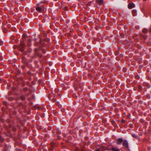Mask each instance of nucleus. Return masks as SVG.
Returning a JSON list of instances; mask_svg holds the SVG:
<instances>
[{
    "label": "nucleus",
    "instance_id": "obj_1",
    "mask_svg": "<svg viewBox=\"0 0 151 151\" xmlns=\"http://www.w3.org/2000/svg\"><path fill=\"white\" fill-rule=\"evenodd\" d=\"M43 2L41 1L40 3L38 4L36 6V10L40 13L42 12L45 10V8L43 6Z\"/></svg>",
    "mask_w": 151,
    "mask_h": 151
},
{
    "label": "nucleus",
    "instance_id": "obj_2",
    "mask_svg": "<svg viewBox=\"0 0 151 151\" xmlns=\"http://www.w3.org/2000/svg\"><path fill=\"white\" fill-rule=\"evenodd\" d=\"M123 146L126 148H127L128 147V142L127 140H124L123 141Z\"/></svg>",
    "mask_w": 151,
    "mask_h": 151
},
{
    "label": "nucleus",
    "instance_id": "obj_3",
    "mask_svg": "<svg viewBox=\"0 0 151 151\" xmlns=\"http://www.w3.org/2000/svg\"><path fill=\"white\" fill-rule=\"evenodd\" d=\"M116 143L117 145H120L123 142V139L121 138H119L116 140Z\"/></svg>",
    "mask_w": 151,
    "mask_h": 151
},
{
    "label": "nucleus",
    "instance_id": "obj_4",
    "mask_svg": "<svg viewBox=\"0 0 151 151\" xmlns=\"http://www.w3.org/2000/svg\"><path fill=\"white\" fill-rule=\"evenodd\" d=\"M96 2L99 5H101L103 4L104 0H96Z\"/></svg>",
    "mask_w": 151,
    "mask_h": 151
},
{
    "label": "nucleus",
    "instance_id": "obj_5",
    "mask_svg": "<svg viewBox=\"0 0 151 151\" xmlns=\"http://www.w3.org/2000/svg\"><path fill=\"white\" fill-rule=\"evenodd\" d=\"M134 5H135L133 3H129L128 5V8L129 9H132L134 7Z\"/></svg>",
    "mask_w": 151,
    "mask_h": 151
},
{
    "label": "nucleus",
    "instance_id": "obj_6",
    "mask_svg": "<svg viewBox=\"0 0 151 151\" xmlns=\"http://www.w3.org/2000/svg\"><path fill=\"white\" fill-rule=\"evenodd\" d=\"M133 16H135L137 15V11L136 10H133L132 12Z\"/></svg>",
    "mask_w": 151,
    "mask_h": 151
},
{
    "label": "nucleus",
    "instance_id": "obj_7",
    "mask_svg": "<svg viewBox=\"0 0 151 151\" xmlns=\"http://www.w3.org/2000/svg\"><path fill=\"white\" fill-rule=\"evenodd\" d=\"M148 31L147 29L145 28L142 30V32L145 33H146L148 32Z\"/></svg>",
    "mask_w": 151,
    "mask_h": 151
},
{
    "label": "nucleus",
    "instance_id": "obj_8",
    "mask_svg": "<svg viewBox=\"0 0 151 151\" xmlns=\"http://www.w3.org/2000/svg\"><path fill=\"white\" fill-rule=\"evenodd\" d=\"M111 149L113 151H119L117 148L112 147Z\"/></svg>",
    "mask_w": 151,
    "mask_h": 151
},
{
    "label": "nucleus",
    "instance_id": "obj_9",
    "mask_svg": "<svg viewBox=\"0 0 151 151\" xmlns=\"http://www.w3.org/2000/svg\"><path fill=\"white\" fill-rule=\"evenodd\" d=\"M20 45L22 47H23L25 45V43L24 42H21L20 44Z\"/></svg>",
    "mask_w": 151,
    "mask_h": 151
},
{
    "label": "nucleus",
    "instance_id": "obj_10",
    "mask_svg": "<svg viewBox=\"0 0 151 151\" xmlns=\"http://www.w3.org/2000/svg\"><path fill=\"white\" fill-rule=\"evenodd\" d=\"M93 1H91L90 2H89L88 4V6H90L92 4H93Z\"/></svg>",
    "mask_w": 151,
    "mask_h": 151
},
{
    "label": "nucleus",
    "instance_id": "obj_11",
    "mask_svg": "<svg viewBox=\"0 0 151 151\" xmlns=\"http://www.w3.org/2000/svg\"><path fill=\"white\" fill-rule=\"evenodd\" d=\"M4 44V42L0 40V45H2Z\"/></svg>",
    "mask_w": 151,
    "mask_h": 151
},
{
    "label": "nucleus",
    "instance_id": "obj_12",
    "mask_svg": "<svg viewBox=\"0 0 151 151\" xmlns=\"http://www.w3.org/2000/svg\"><path fill=\"white\" fill-rule=\"evenodd\" d=\"M21 99L22 100H24L25 99V98H24V96H22L21 97Z\"/></svg>",
    "mask_w": 151,
    "mask_h": 151
},
{
    "label": "nucleus",
    "instance_id": "obj_13",
    "mask_svg": "<svg viewBox=\"0 0 151 151\" xmlns=\"http://www.w3.org/2000/svg\"><path fill=\"white\" fill-rule=\"evenodd\" d=\"M31 40H29H29H28V42H29V43L28 44V45L29 46H30V44H29V43L31 42Z\"/></svg>",
    "mask_w": 151,
    "mask_h": 151
},
{
    "label": "nucleus",
    "instance_id": "obj_14",
    "mask_svg": "<svg viewBox=\"0 0 151 151\" xmlns=\"http://www.w3.org/2000/svg\"><path fill=\"white\" fill-rule=\"evenodd\" d=\"M149 31L150 32H151V26L149 28Z\"/></svg>",
    "mask_w": 151,
    "mask_h": 151
},
{
    "label": "nucleus",
    "instance_id": "obj_15",
    "mask_svg": "<svg viewBox=\"0 0 151 151\" xmlns=\"http://www.w3.org/2000/svg\"><path fill=\"white\" fill-rule=\"evenodd\" d=\"M58 139H60V137L59 136H58Z\"/></svg>",
    "mask_w": 151,
    "mask_h": 151
},
{
    "label": "nucleus",
    "instance_id": "obj_16",
    "mask_svg": "<svg viewBox=\"0 0 151 151\" xmlns=\"http://www.w3.org/2000/svg\"><path fill=\"white\" fill-rule=\"evenodd\" d=\"M24 90L25 91H27V88H24Z\"/></svg>",
    "mask_w": 151,
    "mask_h": 151
},
{
    "label": "nucleus",
    "instance_id": "obj_17",
    "mask_svg": "<svg viewBox=\"0 0 151 151\" xmlns=\"http://www.w3.org/2000/svg\"><path fill=\"white\" fill-rule=\"evenodd\" d=\"M96 151H100V150L98 149Z\"/></svg>",
    "mask_w": 151,
    "mask_h": 151
},
{
    "label": "nucleus",
    "instance_id": "obj_18",
    "mask_svg": "<svg viewBox=\"0 0 151 151\" xmlns=\"http://www.w3.org/2000/svg\"><path fill=\"white\" fill-rule=\"evenodd\" d=\"M123 70H124V69L126 70V68H123Z\"/></svg>",
    "mask_w": 151,
    "mask_h": 151
},
{
    "label": "nucleus",
    "instance_id": "obj_19",
    "mask_svg": "<svg viewBox=\"0 0 151 151\" xmlns=\"http://www.w3.org/2000/svg\"><path fill=\"white\" fill-rule=\"evenodd\" d=\"M139 88H142V87H141V86H140Z\"/></svg>",
    "mask_w": 151,
    "mask_h": 151
},
{
    "label": "nucleus",
    "instance_id": "obj_20",
    "mask_svg": "<svg viewBox=\"0 0 151 151\" xmlns=\"http://www.w3.org/2000/svg\"><path fill=\"white\" fill-rule=\"evenodd\" d=\"M27 63V61H26L25 62H24V63Z\"/></svg>",
    "mask_w": 151,
    "mask_h": 151
},
{
    "label": "nucleus",
    "instance_id": "obj_21",
    "mask_svg": "<svg viewBox=\"0 0 151 151\" xmlns=\"http://www.w3.org/2000/svg\"><path fill=\"white\" fill-rule=\"evenodd\" d=\"M70 0H68V1H69Z\"/></svg>",
    "mask_w": 151,
    "mask_h": 151
},
{
    "label": "nucleus",
    "instance_id": "obj_22",
    "mask_svg": "<svg viewBox=\"0 0 151 151\" xmlns=\"http://www.w3.org/2000/svg\"><path fill=\"white\" fill-rule=\"evenodd\" d=\"M4 102L6 103L5 101H4Z\"/></svg>",
    "mask_w": 151,
    "mask_h": 151
}]
</instances>
